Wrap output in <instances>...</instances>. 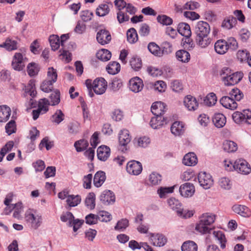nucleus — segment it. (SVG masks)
<instances>
[{"label":"nucleus","instance_id":"41","mask_svg":"<svg viewBox=\"0 0 251 251\" xmlns=\"http://www.w3.org/2000/svg\"><path fill=\"white\" fill-rule=\"evenodd\" d=\"M126 36L127 41L131 44L136 43L138 39L137 33L134 28H131L127 31Z\"/></svg>","mask_w":251,"mask_h":251},{"label":"nucleus","instance_id":"6","mask_svg":"<svg viewBox=\"0 0 251 251\" xmlns=\"http://www.w3.org/2000/svg\"><path fill=\"white\" fill-rule=\"evenodd\" d=\"M243 74L241 72H236L230 74L228 76H223V82L226 86L234 85L238 83L243 78Z\"/></svg>","mask_w":251,"mask_h":251},{"label":"nucleus","instance_id":"63","mask_svg":"<svg viewBox=\"0 0 251 251\" xmlns=\"http://www.w3.org/2000/svg\"><path fill=\"white\" fill-rule=\"evenodd\" d=\"M117 18L120 24L128 21L129 17L127 14L122 10H119L117 14Z\"/></svg>","mask_w":251,"mask_h":251},{"label":"nucleus","instance_id":"28","mask_svg":"<svg viewBox=\"0 0 251 251\" xmlns=\"http://www.w3.org/2000/svg\"><path fill=\"white\" fill-rule=\"evenodd\" d=\"M197 163V158L193 152L186 154L183 157V163L186 166H191L195 165Z\"/></svg>","mask_w":251,"mask_h":251},{"label":"nucleus","instance_id":"49","mask_svg":"<svg viewBox=\"0 0 251 251\" xmlns=\"http://www.w3.org/2000/svg\"><path fill=\"white\" fill-rule=\"evenodd\" d=\"M195 229L201 234L210 233L212 231L211 228H209L207 225L204 224L201 220L196 225Z\"/></svg>","mask_w":251,"mask_h":251},{"label":"nucleus","instance_id":"32","mask_svg":"<svg viewBox=\"0 0 251 251\" xmlns=\"http://www.w3.org/2000/svg\"><path fill=\"white\" fill-rule=\"evenodd\" d=\"M177 59L183 63H187L190 59V54L187 51L184 50H177L176 53Z\"/></svg>","mask_w":251,"mask_h":251},{"label":"nucleus","instance_id":"13","mask_svg":"<svg viewBox=\"0 0 251 251\" xmlns=\"http://www.w3.org/2000/svg\"><path fill=\"white\" fill-rule=\"evenodd\" d=\"M143 80L139 77H134L130 79L129 81V88L133 92H140L143 88Z\"/></svg>","mask_w":251,"mask_h":251},{"label":"nucleus","instance_id":"24","mask_svg":"<svg viewBox=\"0 0 251 251\" xmlns=\"http://www.w3.org/2000/svg\"><path fill=\"white\" fill-rule=\"evenodd\" d=\"M233 210L236 213L245 217H250L251 215V211L249 208L242 205H234L232 207Z\"/></svg>","mask_w":251,"mask_h":251},{"label":"nucleus","instance_id":"7","mask_svg":"<svg viewBox=\"0 0 251 251\" xmlns=\"http://www.w3.org/2000/svg\"><path fill=\"white\" fill-rule=\"evenodd\" d=\"M168 203L170 207L173 210H175L179 217L186 218V214L184 213L181 208L182 204L179 201L175 198H171L168 200Z\"/></svg>","mask_w":251,"mask_h":251},{"label":"nucleus","instance_id":"2","mask_svg":"<svg viewBox=\"0 0 251 251\" xmlns=\"http://www.w3.org/2000/svg\"><path fill=\"white\" fill-rule=\"evenodd\" d=\"M25 221L30 225L31 227L37 229L42 222V216L38 214H35L28 210L26 211L25 215Z\"/></svg>","mask_w":251,"mask_h":251},{"label":"nucleus","instance_id":"58","mask_svg":"<svg viewBox=\"0 0 251 251\" xmlns=\"http://www.w3.org/2000/svg\"><path fill=\"white\" fill-rule=\"evenodd\" d=\"M230 97L237 101L240 100L243 97V94L238 88H233L229 93Z\"/></svg>","mask_w":251,"mask_h":251},{"label":"nucleus","instance_id":"37","mask_svg":"<svg viewBox=\"0 0 251 251\" xmlns=\"http://www.w3.org/2000/svg\"><path fill=\"white\" fill-rule=\"evenodd\" d=\"M148 49L150 52L155 56H161L163 54L160 48L154 42H151L148 44Z\"/></svg>","mask_w":251,"mask_h":251},{"label":"nucleus","instance_id":"12","mask_svg":"<svg viewBox=\"0 0 251 251\" xmlns=\"http://www.w3.org/2000/svg\"><path fill=\"white\" fill-rule=\"evenodd\" d=\"M179 191L182 197L188 198L193 195L195 189L193 184L187 182L180 186Z\"/></svg>","mask_w":251,"mask_h":251},{"label":"nucleus","instance_id":"36","mask_svg":"<svg viewBox=\"0 0 251 251\" xmlns=\"http://www.w3.org/2000/svg\"><path fill=\"white\" fill-rule=\"evenodd\" d=\"M81 201V197L79 195H68L66 202L70 207H74L79 204Z\"/></svg>","mask_w":251,"mask_h":251},{"label":"nucleus","instance_id":"39","mask_svg":"<svg viewBox=\"0 0 251 251\" xmlns=\"http://www.w3.org/2000/svg\"><path fill=\"white\" fill-rule=\"evenodd\" d=\"M216 216L214 214L210 213H204L201 218V221L204 224L209 226L212 224L215 220Z\"/></svg>","mask_w":251,"mask_h":251},{"label":"nucleus","instance_id":"52","mask_svg":"<svg viewBox=\"0 0 251 251\" xmlns=\"http://www.w3.org/2000/svg\"><path fill=\"white\" fill-rule=\"evenodd\" d=\"M109 12L108 5L105 3L100 4L96 10V14L99 16H104Z\"/></svg>","mask_w":251,"mask_h":251},{"label":"nucleus","instance_id":"5","mask_svg":"<svg viewBox=\"0 0 251 251\" xmlns=\"http://www.w3.org/2000/svg\"><path fill=\"white\" fill-rule=\"evenodd\" d=\"M198 179L200 185L205 189L210 188L213 184V180L210 174L205 172H200Z\"/></svg>","mask_w":251,"mask_h":251},{"label":"nucleus","instance_id":"54","mask_svg":"<svg viewBox=\"0 0 251 251\" xmlns=\"http://www.w3.org/2000/svg\"><path fill=\"white\" fill-rule=\"evenodd\" d=\"M216 101L217 97L214 93L208 94L204 100V104L209 106L214 105Z\"/></svg>","mask_w":251,"mask_h":251},{"label":"nucleus","instance_id":"1","mask_svg":"<svg viewBox=\"0 0 251 251\" xmlns=\"http://www.w3.org/2000/svg\"><path fill=\"white\" fill-rule=\"evenodd\" d=\"M233 121L238 124L246 123L251 124V111L248 109L244 110L243 112L235 111L232 114Z\"/></svg>","mask_w":251,"mask_h":251},{"label":"nucleus","instance_id":"34","mask_svg":"<svg viewBox=\"0 0 251 251\" xmlns=\"http://www.w3.org/2000/svg\"><path fill=\"white\" fill-rule=\"evenodd\" d=\"M0 47L4 48L8 51L16 50L17 49V42L8 38L2 44L0 45Z\"/></svg>","mask_w":251,"mask_h":251},{"label":"nucleus","instance_id":"44","mask_svg":"<svg viewBox=\"0 0 251 251\" xmlns=\"http://www.w3.org/2000/svg\"><path fill=\"white\" fill-rule=\"evenodd\" d=\"M89 145L88 141L84 139L76 141L74 144L76 151L77 152H81L87 149Z\"/></svg>","mask_w":251,"mask_h":251},{"label":"nucleus","instance_id":"9","mask_svg":"<svg viewBox=\"0 0 251 251\" xmlns=\"http://www.w3.org/2000/svg\"><path fill=\"white\" fill-rule=\"evenodd\" d=\"M107 86L106 80L101 77L97 78L93 81L92 88L96 94L101 95L105 92Z\"/></svg>","mask_w":251,"mask_h":251},{"label":"nucleus","instance_id":"29","mask_svg":"<svg viewBox=\"0 0 251 251\" xmlns=\"http://www.w3.org/2000/svg\"><path fill=\"white\" fill-rule=\"evenodd\" d=\"M213 235L216 240L218 241L220 244V247L222 249L226 248V238L225 234L222 231H213Z\"/></svg>","mask_w":251,"mask_h":251},{"label":"nucleus","instance_id":"17","mask_svg":"<svg viewBox=\"0 0 251 251\" xmlns=\"http://www.w3.org/2000/svg\"><path fill=\"white\" fill-rule=\"evenodd\" d=\"M131 136L129 135L128 130L126 129L121 130L119 134V142L120 145L123 146L124 149L126 150V147L130 142Z\"/></svg>","mask_w":251,"mask_h":251},{"label":"nucleus","instance_id":"43","mask_svg":"<svg viewBox=\"0 0 251 251\" xmlns=\"http://www.w3.org/2000/svg\"><path fill=\"white\" fill-rule=\"evenodd\" d=\"M149 181L151 185H159L162 181V176L158 173L153 172L150 175Z\"/></svg>","mask_w":251,"mask_h":251},{"label":"nucleus","instance_id":"40","mask_svg":"<svg viewBox=\"0 0 251 251\" xmlns=\"http://www.w3.org/2000/svg\"><path fill=\"white\" fill-rule=\"evenodd\" d=\"M95 199V194L94 193H89L85 201V205L88 209L92 210L95 208L96 205Z\"/></svg>","mask_w":251,"mask_h":251},{"label":"nucleus","instance_id":"48","mask_svg":"<svg viewBox=\"0 0 251 251\" xmlns=\"http://www.w3.org/2000/svg\"><path fill=\"white\" fill-rule=\"evenodd\" d=\"M25 92L31 97H34L36 95L34 80H30L25 88Z\"/></svg>","mask_w":251,"mask_h":251},{"label":"nucleus","instance_id":"47","mask_svg":"<svg viewBox=\"0 0 251 251\" xmlns=\"http://www.w3.org/2000/svg\"><path fill=\"white\" fill-rule=\"evenodd\" d=\"M156 19L157 22L163 25H170L173 22L171 17L166 15H159L157 17Z\"/></svg>","mask_w":251,"mask_h":251},{"label":"nucleus","instance_id":"56","mask_svg":"<svg viewBox=\"0 0 251 251\" xmlns=\"http://www.w3.org/2000/svg\"><path fill=\"white\" fill-rule=\"evenodd\" d=\"M54 83L52 82L51 80L46 79L41 85V89L46 93H49L53 89V84Z\"/></svg>","mask_w":251,"mask_h":251},{"label":"nucleus","instance_id":"45","mask_svg":"<svg viewBox=\"0 0 251 251\" xmlns=\"http://www.w3.org/2000/svg\"><path fill=\"white\" fill-rule=\"evenodd\" d=\"M50 105V101L47 99H41L38 101V108L45 114L48 111Z\"/></svg>","mask_w":251,"mask_h":251},{"label":"nucleus","instance_id":"11","mask_svg":"<svg viewBox=\"0 0 251 251\" xmlns=\"http://www.w3.org/2000/svg\"><path fill=\"white\" fill-rule=\"evenodd\" d=\"M210 27L209 24L204 21H199L195 27L196 36L209 35Z\"/></svg>","mask_w":251,"mask_h":251},{"label":"nucleus","instance_id":"60","mask_svg":"<svg viewBox=\"0 0 251 251\" xmlns=\"http://www.w3.org/2000/svg\"><path fill=\"white\" fill-rule=\"evenodd\" d=\"M64 119V115L61 110H57L52 116L51 120L57 124L60 123Z\"/></svg>","mask_w":251,"mask_h":251},{"label":"nucleus","instance_id":"15","mask_svg":"<svg viewBox=\"0 0 251 251\" xmlns=\"http://www.w3.org/2000/svg\"><path fill=\"white\" fill-rule=\"evenodd\" d=\"M97 40L100 44L104 45L111 41V34L108 30L101 29L97 34Z\"/></svg>","mask_w":251,"mask_h":251},{"label":"nucleus","instance_id":"10","mask_svg":"<svg viewBox=\"0 0 251 251\" xmlns=\"http://www.w3.org/2000/svg\"><path fill=\"white\" fill-rule=\"evenodd\" d=\"M150 240L151 243L155 246L163 247L167 242V238L162 234H149Z\"/></svg>","mask_w":251,"mask_h":251},{"label":"nucleus","instance_id":"3","mask_svg":"<svg viewBox=\"0 0 251 251\" xmlns=\"http://www.w3.org/2000/svg\"><path fill=\"white\" fill-rule=\"evenodd\" d=\"M27 62V58L24 57L21 53L16 52L13 57L11 66L14 70L20 71L24 69Z\"/></svg>","mask_w":251,"mask_h":251},{"label":"nucleus","instance_id":"51","mask_svg":"<svg viewBox=\"0 0 251 251\" xmlns=\"http://www.w3.org/2000/svg\"><path fill=\"white\" fill-rule=\"evenodd\" d=\"M39 71L38 65L35 63H29L27 67V72L30 76H34L38 74Z\"/></svg>","mask_w":251,"mask_h":251},{"label":"nucleus","instance_id":"18","mask_svg":"<svg viewBox=\"0 0 251 251\" xmlns=\"http://www.w3.org/2000/svg\"><path fill=\"white\" fill-rule=\"evenodd\" d=\"M166 109V105L161 101L153 103L151 107V112L155 116H162Z\"/></svg>","mask_w":251,"mask_h":251},{"label":"nucleus","instance_id":"35","mask_svg":"<svg viewBox=\"0 0 251 251\" xmlns=\"http://www.w3.org/2000/svg\"><path fill=\"white\" fill-rule=\"evenodd\" d=\"M120 64L116 61L109 62L106 67V70L109 74L115 75L120 71Z\"/></svg>","mask_w":251,"mask_h":251},{"label":"nucleus","instance_id":"14","mask_svg":"<svg viewBox=\"0 0 251 251\" xmlns=\"http://www.w3.org/2000/svg\"><path fill=\"white\" fill-rule=\"evenodd\" d=\"M183 103L189 111H195L199 106V102L197 99L191 95H187L184 98Z\"/></svg>","mask_w":251,"mask_h":251},{"label":"nucleus","instance_id":"46","mask_svg":"<svg viewBox=\"0 0 251 251\" xmlns=\"http://www.w3.org/2000/svg\"><path fill=\"white\" fill-rule=\"evenodd\" d=\"M97 218L102 222H108L112 220V215L107 211H100L98 213Z\"/></svg>","mask_w":251,"mask_h":251},{"label":"nucleus","instance_id":"22","mask_svg":"<svg viewBox=\"0 0 251 251\" xmlns=\"http://www.w3.org/2000/svg\"><path fill=\"white\" fill-rule=\"evenodd\" d=\"M196 41L197 44L201 48L207 47L212 42V39L208 35L196 36Z\"/></svg>","mask_w":251,"mask_h":251},{"label":"nucleus","instance_id":"19","mask_svg":"<svg viewBox=\"0 0 251 251\" xmlns=\"http://www.w3.org/2000/svg\"><path fill=\"white\" fill-rule=\"evenodd\" d=\"M221 104L226 108L233 110L237 107L235 100L228 96L223 97L220 100Z\"/></svg>","mask_w":251,"mask_h":251},{"label":"nucleus","instance_id":"30","mask_svg":"<svg viewBox=\"0 0 251 251\" xmlns=\"http://www.w3.org/2000/svg\"><path fill=\"white\" fill-rule=\"evenodd\" d=\"M171 131L176 136L181 135L184 131L183 124L179 122H174L171 126Z\"/></svg>","mask_w":251,"mask_h":251},{"label":"nucleus","instance_id":"27","mask_svg":"<svg viewBox=\"0 0 251 251\" xmlns=\"http://www.w3.org/2000/svg\"><path fill=\"white\" fill-rule=\"evenodd\" d=\"M177 30L181 35L185 37H190L191 35L190 26L186 23H179L178 25Z\"/></svg>","mask_w":251,"mask_h":251},{"label":"nucleus","instance_id":"62","mask_svg":"<svg viewBox=\"0 0 251 251\" xmlns=\"http://www.w3.org/2000/svg\"><path fill=\"white\" fill-rule=\"evenodd\" d=\"M5 130L8 135H11L16 132V125L14 120H11L6 125Z\"/></svg>","mask_w":251,"mask_h":251},{"label":"nucleus","instance_id":"8","mask_svg":"<svg viewBox=\"0 0 251 251\" xmlns=\"http://www.w3.org/2000/svg\"><path fill=\"white\" fill-rule=\"evenodd\" d=\"M126 169L128 174L137 176L142 172V165L139 161L132 160L127 163Z\"/></svg>","mask_w":251,"mask_h":251},{"label":"nucleus","instance_id":"42","mask_svg":"<svg viewBox=\"0 0 251 251\" xmlns=\"http://www.w3.org/2000/svg\"><path fill=\"white\" fill-rule=\"evenodd\" d=\"M182 251H197L198 246L192 241H187L181 246Z\"/></svg>","mask_w":251,"mask_h":251},{"label":"nucleus","instance_id":"50","mask_svg":"<svg viewBox=\"0 0 251 251\" xmlns=\"http://www.w3.org/2000/svg\"><path fill=\"white\" fill-rule=\"evenodd\" d=\"M49 41L52 50H56L59 48L60 44V38L57 35H50L49 37Z\"/></svg>","mask_w":251,"mask_h":251},{"label":"nucleus","instance_id":"59","mask_svg":"<svg viewBox=\"0 0 251 251\" xmlns=\"http://www.w3.org/2000/svg\"><path fill=\"white\" fill-rule=\"evenodd\" d=\"M57 78L56 70L53 67H50L47 72V79L51 80L52 82H55Z\"/></svg>","mask_w":251,"mask_h":251},{"label":"nucleus","instance_id":"4","mask_svg":"<svg viewBox=\"0 0 251 251\" xmlns=\"http://www.w3.org/2000/svg\"><path fill=\"white\" fill-rule=\"evenodd\" d=\"M233 169L243 175H248L251 172L249 163L245 160L242 159H237L235 161Z\"/></svg>","mask_w":251,"mask_h":251},{"label":"nucleus","instance_id":"31","mask_svg":"<svg viewBox=\"0 0 251 251\" xmlns=\"http://www.w3.org/2000/svg\"><path fill=\"white\" fill-rule=\"evenodd\" d=\"M11 115L10 107L6 105L0 106V122H6Z\"/></svg>","mask_w":251,"mask_h":251},{"label":"nucleus","instance_id":"55","mask_svg":"<svg viewBox=\"0 0 251 251\" xmlns=\"http://www.w3.org/2000/svg\"><path fill=\"white\" fill-rule=\"evenodd\" d=\"M129 63L132 68L135 71H138L141 69L142 65L141 59L136 56H133L131 58Z\"/></svg>","mask_w":251,"mask_h":251},{"label":"nucleus","instance_id":"57","mask_svg":"<svg viewBox=\"0 0 251 251\" xmlns=\"http://www.w3.org/2000/svg\"><path fill=\"white\" fill-rule=\"evenodd\" d=\"M50 99L51 105H57L60 101V93L59 91L56 90L50 94Z\"/></svg>","mask_w":251,"mask_h":251},{"label":"nucleus","instance_id":"25","mask_svg":"<svg viewBox=\"0 0 251 251\" xmlns=\"http://www.w3.org/2000/svg\"><path fill=\"white\" fill-rule=\"evenodd\" d=\"M106 179L105 174L104 172L100 171L94 175L93 182L96 187H100Z\"/></svg>","mask_w":251,"mask_h":251},{"label":"nucleus","instance_id":"38","mask_svg":"<svg viewBox=\"0 0 251 251\" xmlns=\"http://www.w3.org/2000/svg\"><path fill=\"white\" fill-rule=\"evenodd\" d=\"M96 55L99 59L102 61H107L111 57L110 51L106 49H101L99 50Z\"/></svg>","mask_w":251,"mask_h":251},{"label":"nucleus","instance_id":"33","mask_svg":"<svg viewBox=\"0 0 251 251\" xmlns=\"http://www.w3.org/2000/svg\"><path fill=\"white\" fill-rule=\"evenodd\" d=\"M223 148L227 152H234L238 149L237 144L230 140H226L223 142Z\"/></svg>","mask_w":251,"mask_h":251},{"label":"nucleus","instance_id":"21","mask_svg":"<svg viewBox=\"0 0 251 251\" xmlns=\"http://www.w3.org/2000/svg\"><path fill=\"white\" fill-rule=\"evenodd\" d=\"M166 123V119L162 116L152 117L150 123L151 127L154 129L159 128Z\"/></svg>","mask_w":251,"mask_h":251},{"label":"nucleus","instance_id":"16","mask_svg":"<svg viewBox=\"0 0 251 251\" xmlns=\"http://www.w3.org/2000/svg\"><path fill=\"white\" fill-rule=\"evenodd\" d=\"M100 201L103 204L108 205L115 202V195L110 190L104 191L100 196Z\"/></svg>","mask_w":251,"mask_h":251},{"label":"nucleus","instance_id":"26","mask_svg":"<svg viewBox=\"0 0 251 251\" xmlns=\"http://www.w3.org/2000/svg\"><path fill=\"white\" fill-rule=\"evenodd\" d=\"M214 125L218 128L223 127L226 123V118L222 113H216L212 120Z\"/></svg>","mask_w":251,"mask_h":251},{"label":"nucleus","instance_id":"61","mask_svg":"<svg viewBox=\"0 0 251 251\" xmlns=\"http://www.w3.org/2000/svg\"><path fill=\"white\" fill-rule=\"evenodd\" d=\"M129 225L128 220L126 219H122L119 221L114 228L116 230L123 231Z\"/></svg>","mask_w":251,"mask_h":251},{"label":"nucleus","instance_id":"20","mask_svg":"<svg viewBox=\"0 0 251 251\" xmlns=\"http://www.w3.org/2000/svg\"><path fill=\"white\" fill-rule=\"evenodd\" d=\"M110 149L107 146H101L97 150V156L99 159L101 161H105L110 156Z\"/></svg>","mask_w":251,"mask_h":251},{"label":"nucleus","instance_id":"53","mask_svg":"<svg viewBox=\"0 0 251 251\" xmlns=\"http://www.w3.org/2000/svg\"><path fill=\"white\" fill-rule=\"evenodd\" d=\"M236 22V18H234L232 16L229 17L224 20L222 23V26L228 29H231L235 25Z\"/></svg>","mask_w":251,"mask_h":251},{"label":"nucleus","instance_id":"64","mask_svg":"<svg viewBox=\"0 0 251 251\" xmlns=\"http://www.w3.org/2000/svg\"><path fill=\"white\" fill-rule=\"evenodd\" d=\"M227 50H235L237 49L238 46V43L235 38L230 37L226 41Z\"/></svg>","mask_w":251,"mask_h":251},{"label":"nucleus","instance_id":"23","mask_svg":"<svg viewBox=\"0 0 251 251\" xmlns=\"http://www.w3.org/2000/svg\"><path fill=\"white\" fill-rule=\"evenodd\" d=\"M226 41L223 39L218 40L214 45L215 51L219 54L226 53L228 50Z\"/></svg>","mask_w":251,"mask_h":251}]
</instances>
